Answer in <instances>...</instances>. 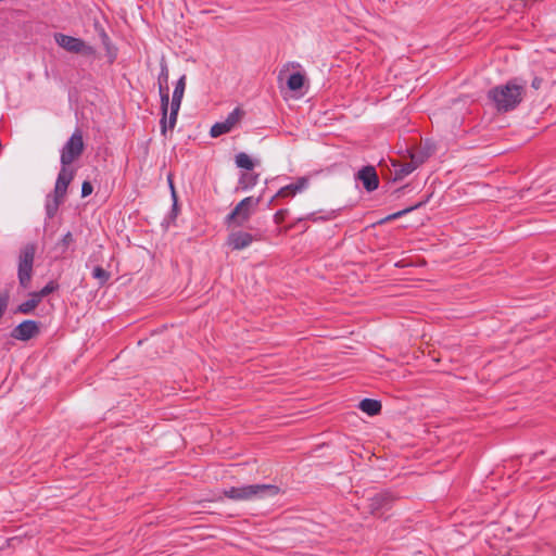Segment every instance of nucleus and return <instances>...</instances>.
Instances as JSON below:
<instances>
[{"mask_svg":"<svg viewBox=\"0 0 556 556\" xmlns=\"http://www.w3.org/2000/svg\"><path fill=\"white\" fill-rule=\"evenodd\" d=\"M40 295L33 293L30 299L22 303L17 311L23 314H29L40 302Z\"/></svg>","mask_w":556,"mask_h":556,"instance_id":"nucleus-21","label":"nucleus"},{"mask_svg":"<svg viewBox=\"0 0 556 556\" xmlns=\"http://www.w3.org/2000/svg\"><path fill=\"white\" fill-rule=\"evenodd\" d=\"M74 241V238H73V235L72 232H67L64 235V237L62 238V240L58 243V248H61L62 249V252L64 253L67 248L73 243Z\"/></svg>","mask_w":556,"mask_h":556,"instance_id":"nucleus-26","label":"nucleus"},{"mask_svg":"<svg viewBox=\"0 0 556 556\" xmlns=\"http://www.w3.org/2000/svg\"><path fill=\"white\" fill-rule=\"evenodd\" d=\"M419 164L420 162L416 161L414 156L408 163H393L394 178L403 179L405 176L414 172L419 166Z\"/></svg>","mask_w":556,"mask_h":556,"instance_id":"nucleus-16","label":"nucleus"},{"mask_svg":"<svg viewBox=\"0 0 556 556\" xmlns=\"http://www.w3.org/2000/svg\"><path fill=\"white\" fill-rule=\"evenodd\" d=\"M288 211L287 210H280L278 211L275 215H274V220L277 223V224H280L285 220L286 218V215H287Z\"/></svg>","mask_w":556,"mask_h":556,"instance_id":"nucleus-30","label":"nucleus"},{"mask_svg":"<svg viewBox=\"0 0 556 556\" xmlns=\"http://www.w3.org/2000/svg\"><path fill=\"white\" fill-rule=\"evenodd\" d=\"M55 42L64 50L72 53L92 54L93 49L79 38L64 34L54 35Z\"/></svg>","mask_w":556,"mask_h":556,"instance_id":"nucleus-8","label":"nucleus"},{"mask_svg":"<svg viewBox=\"0 0 556 556\" xmlns=\"http://www.w3.org/2000/svg\"><path fill=\"white\" fill-rule=\"evenodd\" d=\"M55 288H56L55 285L53 282H50L46 287H43L37 294L40 295V300H41L43 296H46V295L50 294L52 291H54Z\"/></svg>","mask_w":556,"mask_h":556,"instance_id":"nucleus-27","label":"nucleus"},{"mask_svg":"<svg viewBox=\"0 0 556 556\" xmlns=\"http://www.w3.org/2000/svg\"><path fill=\"white\" fill-rule=\"evenodd\" d=\"M85 143L80 130H76L71 138L66 141L61 151V164L70 166L73 162L78 160L83 154Z\"/></svg>","mask_w":556,"mask_h":556,"instance_id":"nucleus-7","label":"nucleus"},{"mask_svg":"<svg viewBox=\"0 0 556 556\" xmlns=\"http://www.w3.org/2000/svg\"><path fill=\"white\" fill-rule=\"evenodd\" d=\"M420 205H421V203H418V204H416V205H414V206H410V207H407V208H405V210H403V211H399V212H396V213H394V214L388 215L387 217H384L383 219H381V220L379 222V224H383V223H387V222H390V220L396 219V218H399V217H401V216H403V215L407 214L408 212H410V211H413V210H415V208L419 207Z\"/></svg>","mask_w":556,"mask_h":556,"instance_id":"nucleus-24","label":"nucleus"},{"mask_svg":"<svg viewBox=\"0 0 556 556\" xmlns=\"http://www.w3.org/2000/svg\"><path fill=\"white\" fill-rule=\"evenodd\" d=\"M9 296L7 294H0V317L4 313L8 305Z\"/></svg>","mask_w":556,"mask_h":556,"instance_id":"nucleus-29","label":"nucleus"},{"mask_svg":"<svg viewBox=\"0 0 556 556\" xmlns=\"http://www.w3.org/2000/svg\"><path fill=\"white\" fill-rule=\"evenodd\" d=\"M39 334V325L35 320H25L16 326L11 336L21 341H27Z\"/></svg>","mask_w":556,"mask_h":556,"instance_id":"nucleus-13","label":"nucleus"},{"mask_svg":"<svg viewBox=\"0 0 556 556\" xmlns=\"http://www.w3.org/2000/svg\"><path fill=\"white\" fill-rule=\"evenodd\" d=\"M92 185L89 181H84L81 186V197L86 198L92 193Z\"/></svg>","mask_w":556,"mask_h":556,"instance_id":"nucleus-28","label":"nucleus"},{"mask_svg":"<svg viewBox=\"0 0 556 556\" xmlns=\"http://www.w3.org/2000/svg\"><path fill=\"white\" fill-rule=\"evenodd\" d=\"M37 247L35 243L26 244L18 257V280L22 287L27 288L33 274V263Z\"/></svg>","mask_w":556,"mask_h":556,"instance_id":"nucleus-5","label":"nucleus"},{"mask_svg":"<svg viewBox=\"0 0 556 556\" xmlns=\"http://www.w3.org/2000/svg\"><path fill=\"white\" fill-rule=\"evenodd\" d=\"M74 177L75 169L70 166L62 165L55 181L53 193H55L58 198H65L67 188Z\"/></svg>","mask_w":556,"mask_h":556,"instance_id":"nucleus-11","label":"nucleus"},{"mask_svg":"<svg viewBox=\"0 0 556 556\" xmlns=\"http://www.w3.org/2000/svg\"><path fill=\"white\" fill-rule=\"evenodd\" d=\"M541 84H542V79L539 78V77H535L533 80H532V87L534 89H539L541 87Z\"/></svg>","mask_w":556,"mask_h":556,"instance_id":"nucleus-32","label":"nucleus"},{"mask_svg":"<svg viewBox=\"0 0 556 556\" xmlns=\"http://www.w3.org/2000/svg\"><path fill=\"white\" fill-rule=\"evenodd\" d=\"M236 164L238 167L244 168L248 170L252 169L254 166L252 159L247 153H243V152L239 153L236 156Z\"/></svg>","mask_w":556,"mask_h":556,"instance_id":"nucleus-23","label":"nucleus"},{"mask_svg":"<svg viewBox=\"0 0 556 556\" xmlns=\"http://www.w3.org/2000/svg\"><path fill=\"white\" fill-rule=\"evenodd\" d=\"M185 89H186V75H182L176 84L170 106L168 105L170 112H169V116H167V129H169V130H172L176 125L177 115H178L180 104H181V101H182V98L185 94Z\"/></svg>","mask_w":556,"mask_h":556,"instance_id":"nucleus-9","label":"nucleus"},{"mask_svg":"<svg viewBox=\"0 0 556 556\" xmlns=\"http://www.w3.org/2000/svg\"><path fill=\"white\" fill-rule=\"evenodd\" d=\"M280 493V489L274 484H252L231 486L224 490L225 497L232 501H252L257 498L273 497Z\"/></svg>","mask_w":556,"mask_h":556,"instance_id":"nucleus-2","label":"nucleus"},{"mask_svg":"<svg viewBox=\"0 0 556 556\" xmlns=\"http://www.w3.org/2000/svg\"><path fill=\"white\" fill-rule=\"evenodd\" d=\"M254 240V237L245 231H235L228 236L227 244L233 250H243Z\"/></svg>","mask_w":556,"mask_h":556,"instance_id":"nucleus-14","label":"nucleus"},{"mask_svg":"<svg viewBox=\"0 0 556 556\" xmlns=\"http://www.w3.org/2000/svg\"><path fill=\"white\" fill-rule=\"evenodd\" d=\"M257 175L243 173L239 179L238 189L248 190L256 185Z\"/></svg>","mask_w":556,"mask_h":556,"instance_id":"nucleus-22","label":"nucleus"},{"mask_svg":"<svg viewBox=\"0 0 556 556\" xmlns=\"http://www.w3.org/2000/svg\"><path fill=\"white\" fill-rule=\"evenodd\" d=\"M307 186L306 178H300L295 184L282 187L275 195V198H287L293 197L298 192L302 191Z\"/></svg>","mask_w":556,"mask_h":556,"instance_id":"nucleus-17","label":"nucleus"},{"mask_svg":"<svg viewBox=\"0 0 556 556\" xmlns=\"http://www.w3.org/2000/svg\"><path fill=\"white\" fill-rule=\"evenodd\" d=\"M168 184H169V188H170V191H172V198L174 200V204L176 205V203H177V194H176V190H175V187H174V184H173L172 176H168Z\"/></svg>","mask_w":556,"mask_h":556,"instance_id":"nucleus-31","label":"nucleus"},{"mask_svg":"<svg viewBox=\"0 0 556 556\" xmlns=\"http://www.w3.org/2000/svg\"><path fill=\"white\" fill-rule=\"evenodd\" d=\"M92 276L100 280L101 283L106 282L110 278V274L101 267H96L92 271Z\"/></svg>","mask_w":556,"mask_h":556,"instance_id":"nucleus-25","label":"nucleus"},{"mask_svg":"<svg viewBox=\"0 0 556 556\" xmlns=\"http://www.w3.org/2000/svg\"><path fill=\"white\" fill-rule=\"evenodd\" d=\"M301 66L296 63H288L279 71L277 79L279 83L286 81L290 91L296 92L302 89L305 84V76L299 70Z\"/></svg>","mask_w":556,"mask_h":556,"instance_id":"nucleus-6","label":"nucleus"},{"mask_svg":"<svg viewBox=\"0 0 556 556\" xmlns=\"http://www.w3.org/2000/svg\"><path fill=\"white\" fill-rule=\"evenodd\" d=\"M392 501L391 496L387 493L376 494L372 498H370V510L375 513L386 506Z\"/></svg>","mask_w":556,"mask_h":556,"instance_id":"nucleus-18","label":"nucleus"},{"mask_svg":"<svg viewBox=\"0 0 556 556\" xmlns=\"http://www.w3.org/2000/svg\"><path fill=\"white\" fill-rule=\"evenodd\" d=\"M261 202V197L242 199L226 217V223L236 227L243 226L252 216Z\"/></svg>","mask_w":556,"mask_h":556,"instance_id":"nucleus-3","label":"nucleus"},{"mask_svg":"<svg viewBox=\"0 0 556 556\" xmlns=\"http://www.w3.org/2000/svg\"><path fill=\"white\" fill-rule=\"evenodd\" d=\"M63 201L64 198H58L55 193L47 198L46 212L50 218L56 214L59 206Z\"/></svg>","mask_w":556,"mask_h":556,"instance_id":"nucleus-20","label":"nucleus"},{"mask_svg":"<svg viewBox=\"0 0 556 556\" xmlns=\"http://www.w3.org/2000/svg\"><path fill=\"white\" fill-rule=\"evenodd\" d=\"M37 247L35 243L26 244L18 257V280L22 287L27 288L33 274V263Z\"/></svg>","mask_w":556,"mask_h":556,"instance_id":"nucleus-4","label":"nucleus"},{"mask_svg":"<svg viewBox=\"0 0 556 556\" xmlns=\"http://www.w3.org/2000/svg\"><path fill=\"white\" fill-rule=\"evenodd\" d=\"M357 176L367 191H374L378 188L379 179L372 166L364 167Z\"/></svg>","mask_w":556,"mask_h":556,"instance_id":"nucleus-15","label":"nucleus"},{"mask_svg":"<svg viewBox=\"0 0 556 556\" xmlns=\"http://www.w3.org/2000/svg\"><path fill=\"white\" fill-rule=\"evenodd\" d=\"M526 94V84L511 79L506 84L498 85L488 92L492 106L500 113L515 110Z\"/></svg>","mask_w":556,"mask_h":556,"instance_id":"nucleus-1","label":"nucleus"},{"mask_svg":"<svg viewBox=\"0 0 556 556\" xmlns=\"http://www.w3.org/2000/svg\"><path fill=\"white\" fill-rule=\"evenodd\" d=\"M359 408L369 416H375L380 413L381 403L377 400L365 399L359 403Z\"/></svg>","mask_w":556,"mask_h":556,"instance_id":"nucleus-19","label":"nucleus"},{"mask_svg":"<svg viewBox=\"0 0 556 556\" xmlns=\"http://www.w3.org/2000/svg\"><path fill=\"white\" fill-rule=\"evenodd\" d=\"M243 115L244 112L240 108L235 109L224 122L216 123L211 127V137L217 138L220 135L230 132L240 123Z\"/></svg>","mask_w":556,"mask_h":556,"instance_id":"nucleus-10","label":"nucleus"},{"mask_svg":"<svg viewBox=\"0 0 556 556\" xmlns=\"http://www.w3.org/2000/svg\"><path fill=\"white\" fill-rule=\"evenodd\" d=\"M168 79V71L166 67H163L162 73L160 75V94H161V108H162V119H161V131L163 135L167 131V113L169 105V96L167 89L163 88L162 80L167 83Z\"/></svg>","mask_w":556,"mask_h":556,"instance_id":"nucleus-12","label":"nucleus"}]
</instances>
